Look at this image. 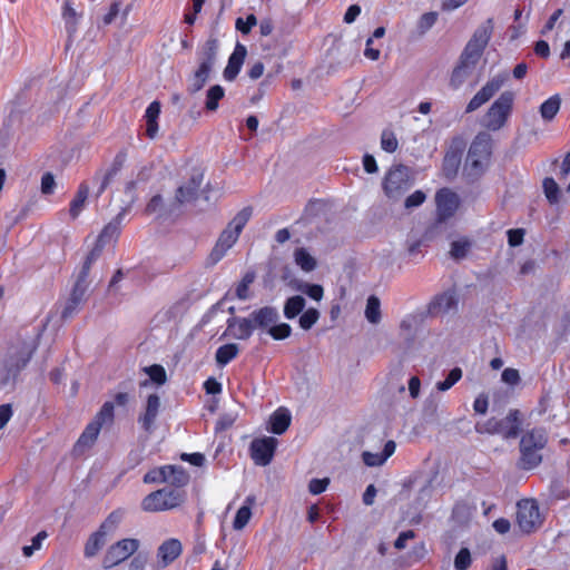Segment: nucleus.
<instances>
[{
	"label": "nucleus",
	"mask_w": 570,
	"mask_h": 570,
	"mask_svg": "<svg viewBox=\"0 0 570 570\" xmlns=\"http://www.w3.org/2000/svg\"><path fill=\"white\" fill-rule=\"evenodd\" d=\"M412 185L411 170L404 165L392 166L382 183L385 196L392 200L400 199Z\"/></svg>",
	"instance_id": "obj_5"
},
{
	"label": "nucleus",
	"mask_w": 570,
	"mask_h": 570,
	"mask_svg": "<svg viewBox=\"0 0 570 570\" xmlns=\"http://www.w3.org/2000/svg\"><path fill=\"white\" fill-rule=\"evenodd\" d=\"M503 80L499 77H494L489 80L469 101L466 105V112H472L479 109L481 106L487 104L502 87Z\"/></svg>",
	"instance_id": "obj_13"
},
{
	"label": "nucleus",
	"mask_w": 570,
	"mask_h": 570,
	"mask_svg": "<svg viewBox=\"0 0 570 570\" xmlns=\"http://www.w3.org/2000/svg\"><path fill=\"white\" fill-rule=\"evenodd\" d=\"M257 24V18L250 13L246 18L238 17L235 22V28L243 35L250 32L252 28Z\"/></svg>",
	"instance_id": "obj_51"
},
{
	"label": "nucleus",
	"mask_w": 570,
	"mask_h": 570,
	"mask_svg": "<svg viewBox=\"0 0 570 570\" xmlns=\"http://www.w3.org/2000/svg\"><path fill=\"white\" fill-rule=\"evenodd\" d=\"M381 304L376 296H370L367 298L365 317L372 324H377L381 320Z\"/></svg>",
	"instance_id": "obj_44"
},
{
	"label": "nucleus",
	"mask_w": 570,
	"mask_h": 570,
	"mask_svg": "<svg viewBox=\"0 0 570 570\" xmlns=\"http://www.w3.org/2000/svg\"><path fill=\"white\" fill-rule=\"evenodd\" d=\"M499 420L491 417L485 422H478L475 431L480 434H500Z\"/></svg>",
	"instance_id": "obj_50"
},
{
	"label": "nucleus",
	"mask_w": 570,
	"mask_h": 570,
	"mask_svg": "<svg viewBox=\"0 0 570 570\" xmlns=\"http://www.w3.org/2000/svg\"><path fill=\"white\" fill-rule=\"evenodd\" d=\"M125 514L126 511L121 508L114 510L100 524L99 530H101L106 535L114 533L121 523Z\"/></svg>",
	"instance_id": "obj_37"
},
{
	"label": "nucleus",
	"mask_w": 570,
	"mask_h": 570,
	"mask_svg": "<svg viewBox=\"0 0 570 570\" xmlns=\"http://www.w3.org/2000/svg\"><path fill=\"white\" fill-rule=\"evenodd\" d=\"M543 190L546 197L551 204H557L559 202V187L553 178H546L543 180Z\"/></svg>",
	"instance_id": "obj_52"
},
{
	"label": "nucleus",
	"mask_w": 570,
	"mask_h": 570,
	"mask_svg": "<svg viewBox=\"0 0 570 570\" xmlns=\"http://www.w3.org/2000/svg\"><path fill=\"white\" fill-rule=\"evenodd\" d=\"M89 282L77 277L69 298L66 301L61 317L68 320L77 314L86 299Z\"/></svg>",
	"instance_id": "obj_11"
},
{
	"label": "nucleus",
	"mask_w": 570,
	"mask_h": 570,
	"mask_svg": "<svg viewBox=\"0 0 570 570\" xmlns=\"http://www.w3.org/2000/svg\"><path fill=\"white\" fill-rule=\"evenodd\" d=\"M492 153V138L488 132H479L473 139L465 160L470 176H479L489 165Z\"/></svg>",
	"instance_id": "obj_4"
},
{
	"label": "nucleus",
	"mask_w": 570,
	"mask_h": 570,
	"mask_svg": "<svg viewBox=\"0 0 570 570\" xmlns=\"http://www.w3.org/2000/svg\"><path fill=\"white\" fill-rule=\"evenodd\" d=\"M377 38H367L365 43L364 56L371 60H377L380 57V48L376 46Z\"/></svg>",
	"instance_id": "obj_63"
},
{
	"label": "nucleus",
	"mask_w": 570,
	"mask_h": 570,
	"mask_svg": "<svg viewBox=\"0 0 570 570\" xmlns=\"http://www.w3.org/2000/svg\"><path fill=\"white\" fill-rule=\"evenodd\" d=\"M217 56V42L215 39L207 40L198 52L199 66L207 67L212 71Z\"/></svg>",
	"instance_id": "obj_32"
},
{
	"label": "nucleus",
	"mask_w": 570,
	"mask_h": 570,
	"mask_svg": "<svg viewBox=\"0 0 570 570\" xmlns=\"http://www.w3.org/2000/svg\"><path fill=\"white\" fill-rule=\"evenodd\" d=\"M225 90L222 86L215 85L206 92L205 107L208 111H215L218 108L219 100L224 97Z\"/></svg>",
	"instance_id": "obj_42"
},
{
	"label": "nucleus",
	"mask_w": 570,
	"mask_h": 570,
	"mask_svg": "<svg viewBox=\"0 0 570 570\" xmlns=\"http://www.w3.org/2000/svg\"><path fill=\"white\" fill-rule=\"evenodd\" d=\"M139 540L134 538H126L115 542L108 548L104 556V568L110 569L118 566L131 557L139 549Z\"/></svg>",
	"instance_id": "obj_8"
},
{
	"label": "nucleus",
	"mask_w": 570,
	"mask_h": 570,
	"mask_svg": "<svg viewBox=\"0 0 570 570\" xmlns=\"http://www.w3.org/2000/svg\"><path fill=\"white\" fill-rule=\"evenodd\" d=\"M35 351L31 343L18 341L0 352V385L13 380L27 365Z\"/></svg>",
	"instance_id": "obj_1"
},
{
	"label": "nucleus",
	"mask_w": 570,
	"mask_h": 570,
	"mask_svg": "<svg viewBox=\"0 0 570 570\" xmlns=\"http://www.w3.org/2000/svg\"><path fill=\"white\" fill-rule=\"evenodd\" d=\"M239 353V347L235 343H228L217 348L215 360L218 366H225L233 361Z\"/></svg>",
	"instance_id": "obj_35"
},
{
	"label": "nucleus",
	"mask_w": 570,
	"mask_h": 570,
	"mask_svg": "<svg viewBox=\"0 0 570 570\" xmlns=\"http://www.w3.org/2000/svg\"><path fill=\"white\" fill-rule=\"evenodd\" d=\"M56 187L55 177L51 173H46L41 178V191L45 195H50L53 193Z\"/></svg>",
	"instance_id": "obj_64"
},
{
	"label": "nucleus",
	"mask_w": 570,
	"mask_h": 570,
	"mask_svg": "<svg viewBox=\"0 0 570 570\" xmlns=\"http://www.w3.org/2000/svg\"><path fill=\"white\" fill-rule=\"evenodd\" d=\"M462 377V370L460 367H454L450 371L446 379L444 381H440L436 383L435 387L440 392H445L450 390L455 383H458Z\"/></svg>",
	"instance_id": "obj_46"
},
{
	"label": "nucleus",
	"mask_w": 570,
	"mask_h": 570,
	"mask_svg": "<svg viewBox=\"0 0 570 570\" xmlns=\"http://www.w3.org/2000/svg\"><path fill=\"white\" fill-rule=\"evenodd\" d=\"M318 318L320 312L316 308L311 307L302 312L298 323L303 330L308 331L317 323Z\"/></svg>",
	"instance_id": "obj_45"
},
{
	"label": "nucleus",
	"mask_w": 570,
	"mask_h": 570,
	"mask_svg": "<svg viewBox=\"0 0 570 570\" xmlns=\"http://www.w3.org/2000/svg\"><path fill=\"white\" fill-rule=\"evenodd\" d=\"M426 199V195L422 190H415L409 195L404 200V207L406 209H413L421 206Z\"/></svg>",
	"instance_id": "obj_57"
},
{
	"label": "nucleus",
	"mask_w": 570,
	"mask_h": 570,
	"mask_svg": "<svg viewBox=\"0 0 570 570\" xmlns=\"http://www.w3.org/2000/svg\"><path fill=\"white\" fill-rule=\"evenodd\" d=\"M547 442V434L541 429H533L522 435L520 441V464L522 469L531 470L541 463V450L544 449Z\"/></svg>",
	"instance_id": "obj_3"
},
{
	"label": "nucleus",
	"mask_w": 570,
	"mask_h": 570,
	"mask_svg": "<svg viewBox=\"0 0 570 570\" xmlns=\"http://www.w3.org/2000/svg\"><path fill=\"white\" fill-rule=\"evenodd\" d=\"M487 46L488 38H471L459 60L475 69V66L480 61Z\"/></svg>",
	"instance_id": "obj_17"
},
{
	"label": "nucleus",
	"mask_w": 570,
	"mask_h": 570,
	"mask_svg": "<svg viewBox=\"0 0 570 570\" xmlns=\"http://www.w3.org/2000/svg\"><path fill=\"white\" fill-rule=\"evenodd\" d=\"M513 98L510 91L501 94L485 114L483 126L493 131L501 129L511 114Z\"/></svg>",
	"instance_id": "obj_7"
},
{
	"label": "nucleus",
	"mask_w": 570,
	"mask_h": 570,
	"mask_svg": "<svg viewBox=\"0 0 570 570\" xmlns=\"http://www.w3.org/2000/svg\"><path fill=\"white\" fill-rule=\"evenodd\" d=\"M185 501V493L178 489L164 488L149 493L141 501L145 512H159L177 508Z\"/></svg>",
	"instance_id": "obj_6"
},
{
	"label": "nucleus",
	"mask_w": 570,
	"mask_h": 570,
	"mask_svg": "<svg viewBox=\"0 0 570 570\" xmlns=\"http://www.w3.org/2000/svg\"><path fill=\"white\" fill-rule=\"evenodd\" d=\"M114 420V403L106 402L95 417V422H99L102 426L106 423H111Z\"/></svg>",
	"instance_id": "obj_53"
},
{
	"label": "nucleus",
	"mask_w": 570,
	"mask_h": 570,
	"mask_svg": "<svg viewBox=\"0 0 570 570\" xmlns=\"http://www.w3.org/2000/svg\"><path fill=\"white\" fill-rule=\"evenodd\" d=\"M124 161H125V156L121 154H118L115 157V159L109 168H107L106 170H99L95 174L92 180L95 184L98 185L97 197L100 196L106 190V188L109 186V184L118 175V173L120 171V169L124 165Z\"/></svg>",
	"instance_id": "obj_15"
},
{
	"label": "nucleus",
	"mask_w": 570,
	"mask_h": 570,
	"mask_svg": "<svg viewBox=\"0 0 570 570\" xmlns=\"http://www.w3.org/2000/svg\"><path fill=\"white\" fill-rule=\"evenodd\" d=\"M397 139L391 131H383L381 136V147L387 153H394L397 148Z\"/></svg>",
	"instance_id": "obj_59"
},
{
	"label": "nucleus",
	"mask_w": 570,
	"mask_h": 570,
	"mask_svg": "<svg viewBox=\"0 0 570 570\" xmlns=\"http://www.w3.org/2000/svg\"><path fill=\"white\" fill-rule=\"evenodd\" d=\"M160 409V399L157 394H150L147 399L145 412L138 417L142 429L149 432L157 419Z\"/></svg>",
	"instance_id": "obj_20"
},
{
	"label": "nucleus",
	"mask_w": 570,
	"mask_h": 570,
	"mask_svg": "<svg viewBox=\"0 0 570 570\" xmlns=\"http://www.w3.org/2000/svg\"><path fill=\"white\" fill-rule=\"evenodd\" d=\"M560 104H561V100L558 96H552L549 99H547L540 106L541 117L547 121L552 120L560 109Z\"/></svg>",
	"instance_id": "obj_41"
},
{
	"label": "nucleus",
	"mask_w": 570,
	"mask_h": 570,
	"mask_svg": "<svg viewBox=\"0 0 570 570\" xmlns=\"http://www.w3.org/2000/svg\"><path fill=\"white\" fill-rule=\"evenodd\" d=\"M124 213H120L116 219L108 225L105 226L102 232L100 233L97 243L102 244V247L112 240H115L118 235L120 234V222L122 218Z\"/></svg>",
	"instance_id": "obj_34"
},
{
	"label": "nucleus",
	"mask_w": 570,
	"mask_h": 570,
	"mask_svg": "<svg viewBox=\"0 0 570 570\" xmlns=\"http://www.w3.org/2000/svg\"><path fill=\"white\" fill-rule=\"evenodd\" d=\"M248 316L253 324L254 331L257 330L262 333H267L271 326L279 318L277 308L273 306H264L254 309Z\"/></svg>",
	"instance_id": "obj_14"
},
{
	"label": "nucleus",
	"mask_w": 570,
	"mask_h": 570,
	"mask_svg": "<svg viewBox=\"0 0 570 570\" xmlns=\"http://www.w3.org/2000/svg\"><path fill=\"white\" fill-rule=\"evenodd\" d=\"M436 215L439 222L452 217L459 208V196L449 188L440 189L435 195Z\"/></svg>",
	"instance_id": "obj_12"
},
{
	"label": "nucleus",
	"mask_w": 570,
	"mask_h": 570,
	"mask_svg": "<svg viewBox=\"0 0 570 570\" xmlns=\"http://www.w3.org/2000/svg\"><path fill=\"white\" fill-rule=\"evenodd\" d=\"M291 413L288 410L279 407L269 419L271 431L275 434H283L291 424Z\"/></svg>",
	"instance_id": "obj_28"
},
{
	"label": "nucleus",
	"mask_w": 570,
	"mask_h": 570,
	"mask_svg": "<svg viewBox=\"0 0 570 570\" xmlns=\"http://www.w3.org/2000/svg\"><path fill=\"white\" fill-rule=\"evenodd\" d=\"M166 483L180 488L189 482V474L183 466L166 465Z\"/></svg>",
	"instance_id": "obj_33"
},
{
	"label": "nucleus",
	"mask_w": 570,
	"mask_h": 570,
	"mask_svg": "<svg viewBox=\"0 0 570 570\" xmlns=\"http://www.w3.org/2000/svg\"><path fill=\"white\" fill-rule=\"evenodd\" d=\"M181 551L183 547L179 540L168 539L159 546L157 550V558L159 559L161 567H167L180 556Z\"/></svg>",
	"instance_id": "obj_19"
},
{
	"label": "nucleus",
	"mask_w": 570,
	"mask_h": 570,
	"mask_svg": "<svg viewBox=\"0 0 570 570\" xmlns=\"http://www.w3.org/2000/svg\"><path fill=\"white\" fill-rule=\"evenodd\" d=\"M305 298L301 295H295L286 299L284 304V316L287 320H293L299 315L305 307Z\"/></svg>",
	"instance_id": "obj_38"
},
{
	"label": "nucleus",
	"mask_w": 570,
	"mask_h": 570,
	"mask_svg": "<svg viewBox=\"0 0 570 570\" xmlns=\"http://www.w3.org/2000/svg\"><path fill=\"white\" fill-rule=\"evenodd\" d=\"M166 465L148 471L144 475L145 483H166Z\"/></svg>",
	"instance_id": "obj_56"
},
{
	"label": "nucleus",
	"mask_w": 570,
	"mask_h": 570,
	"mask_svg": "<svg viewBox=\"0 0 570 570\" xmlns=\"http://www.w3.org/2000/svg\"><path fill=\"white\" fill-rule=\"evenodd\" d=\"M246 53H247L246 48L243 45L237 43L233 53L229 57L228 63L224 70V77L226 80L232 81L239 73L240 68L244 63Z\"/></svg>",
	"instance_id": "obj_21"
},
{
	"label": "nucleus",
	"mask_w": 570,
	"mask_h": 570,
	"mask_svg": "<svg viewBox=\"0 0 570 570\" xmlns=\"http://www.w3.org/2000/svg\"><path fill=\"white\" fill-rule=\"evenodd\" d=\"M89 185L83 181L79 185L75 198L70 203L69 214L72 219H76L86 207V203L89 196Z\"/></svg>",
	"instance_id": "obj_26"
},
{
	"label": "nucleus",
	"mask_w": 570,
	"mask_h": 570,
	"mask_svg": "<svg viewBox=\"0 0 570 570\" xmlns=\"http://www.w3.org/2000/svg\"><path fill=\"white\" fill-rule=\"evenodd\" d=\"M160 114V104L158 101H153L149 104L145 111L146 119V134L149 138H155L158 132V124L157 119Z\"/></svg>",
	"instance_id": "obj_31"
},
{
	"label": "nucleus",
	"mask_w": 570,
	"mask_h": 570,
	"mask_svg": "<svg viewBox=\"0 0 570 570\" xmlns=\"http://www.w3.org/2000/svg\"><path fill=\"white\" fill-rule=\"evenodd\" d=\"M277 440L273 436L255 439L250 443V456L256 465L265 466L271 463Z\"/></svg>",
	"instance_id": "obj_10"
},
{
	"label": "nucleus",
	"mask_w": 570,
	"mask_h": 570,
	"mask_svg": "<svg viewBox=\"0 0 570 570\" xmlns=\"http://www.w3.org/2000/svg\"><path fill=\"white\" fill-rule=\"evenodd\" d=\"M144 371L148 374L149 380L157 385H163L167 380L166 371L161 365L154 364L145 367Z\"/></svg>",
	"instance_id": "obj_48"
},
{
	"label": "nucleus",
	"mask_w": 570,
	"mask_h": 570,
	"mask_svg": "<svg viewBox=\"0 0 570 570\" xmlns=\"http://www.w3.org/2000/svg\"><path fill=\"white\" fill-rule=\"evenodd\" d=\"M472 562L471 553L468 548H462L454 558L455 570H466Z\"/></svg>",
	"instance_id": "obj_55"
},
{
	"label": "nucleus",
	"mask_w": 570,
	"mask_h": 570,
	"mask_svg": "<svg viewBox=\"0 0 570 570\" xmlns=\"http://www.w3.org/2000/svg\"><path fill=\"white\" fill-rule=\"evenodd\" d=\"M500 435L505 439L517 438L521 429V419L519 410H511L509 414L499 420Z\"/></svg>",
	"instance_id": "obj_22"
},
{
	"label": "nucleus",
	"mask_w": 570,
	"mask_h": 570,
	"mask_svg": "<svg viewBox=\"0 0 570 570\" xmlns=\"http://www.w3.org/2000/svg\"><path fill=\"white\" fill-rule=\"evenodd\" d=\"M100 430L101 426L99 425V422H90L78 439L75 450L80 452L83 449L91 446L95 443Z\"/></svg>",
	"instance_id": "obj_30"
},
{
	"label": "nucleus",
	"mask_w": 570,
	"mask_h": 570,
	"mask_svg": "<svg viewBox=\"0 0 570 570\" xmlns=\"http://www.w3.org/2000/svg\"><path fill=\"white\" fill-rule=\"evenodd\" d=\"M203 183V174H195L191 176L189 183L180 186L176 193V202L185 204L194 200L197 197V191Z\"/></svg>",
	"instance_id": "obj_23"
},
{
	"label": "nucleus",
	"mask_w": 570,
	"mask_h": 570,
	"mask_svg": "<svg viewBox=\"0 0 570 570\" xmlns=\"http://www.w3.org/2000/svg\"><path fill=\"white\" fill-rule=\"evenodd\" d=\"M470 247L471 243L468 239L454 240L451 244L450 255L454 259H462L466 256Z\"/></svg>",
	"instance_id": "obj_47"
},
{
	"label": "nucleus",
	"mask_w": 570,
	"mask_h": 570,
	"mask_svg": "<svg viewBox=\"0 0 570 570\" xmlns=\"http://www.w3.org/2000/svg\"><path fill=\"white\" fill-rule=\"evenodd\" d=\"M255 504V497L248 495L245 499L244 505H242L234 518L233 528L235 530H243L252 518V507Z\"/></svg>",
	"instance_id": "obj_29"
},
{
	"label": "nucleus",
	"mask_w": 570,
	"mask_h": 570,
	"mask_svg": "<svg viewBox=\"0 0 570 570\" xmlns=\"http://www.w3.org/2000/svg\"><path fill=\"white\" fill-rule=\"evenodd\" d=\"M459 158L455 154H446L443 160V170L448 177L453 176L459 167Z\"/></svg>",
	"instance_id": "obj_60"
},
{
	"label": "nucleus",
	"mask_w": 570,
	"mask_h": 570,
	"mask_svg": "<svg viewBox=\"0 0 570 570\" xmlns=\"http://www.w3.org/2000/svg\"><path fill=\"white\" fill-rule=\"evenodd\" d=\"M227 331L230 332V335L236 340H248L253 332L254 327L248 317H230L227 320Z\"/></svg>",
	"instance_id": "obj_18"
},
{
	"label": "nucleus",
	"mask_w": 570,
	"mask_h": 570,
	"mask_svg": "<svg viewBox=\"0 0 570 570\" xmlns=\"http://www.w3.org/2000/svg\"><path fill=\"white\" fill-rule=\"evenodd\" d=\"M106 534L104 532H101V530H97L96 532H94L89 539L87 540L86 544H85V550H83V553H85V557L87 558H92L95 557L99 550L104 547L105 542H106Z\"/></svg>",
	"instance_id": "obj_36"
},
{
	"label": "nucleus",
	"mask_w": 570,
	"mask_h": 570,
	"mask_svg": "<svg viewBox=\"0 0 570 570\" xmlns=\"http://www.w3.org/2000/svg\"><path fill=\"white\" fill-rule=\"evenodd\" d=\"M102 244L96 243L95 247L90 250V253L87 255L83 265L78 274L77 277H80L81 279L88 281V276L90 273V268L94 262L98 259V257L101 254L102 250Z\"/></svg>",
	"instance_id": "obj_43"
},
{
	"label": "nucleus",
	"mask_w": 570,
	"mask_h": 570,
	"mask_svg": "<svg viewBox=\"0 0 570 570\" xmlns=\"http://www.w3.org/2000/svg\"><path fill=\"white\" fill-rule=\"evenodd\" d=\"M297 289L315 301H321L324 295L323 287L317 284L303 283Z\"/></svg>",
	"instance_id": "obj_54"
},
{
	"label": "nucleus",
	"mask_w": 570,
	"mask_h": 570,
	"mask_svg": "<svg viewBox=\"0 0 570 570\" xmlns=\"http://www.w3.org/2000/svg\"><path fill=\"white\" fill-rule=\"evenodd\" d=\"M396 449V444L394 441L390 440L385 443L382 452H370L365 451L362 454L363 462L367 466H380L382 465L394 452Z\"/></svg>",
	"instance_id": "obj_24"
},
{
	"label": "nucleus",
	"mask_w": 570,
	"mask_h": 570,
	"mask_svg": "<svg viewBox=\"0 0 570 570\" xmlns=\"http://www.w3.org/2000/svg\"><path fill=\"white\" fill-rule=\"evenodd\" d=\"M459 299L454 291H446L431 302L429 311L434 315H444L455 312L458 308Z\"/></svg>",
	"instance_id": "obj_16"
},
{
	"label": "nucleus",
	"mask_w": 570,
	"mask_h": 570,
	"mask_svg": "<svg viewBox=\"0 0 570 570\" xmlns=\"http://www.w3.org/2000/svg\"><path fill=\"white\" fill-rule=\"evenodd\" d=\"M250 216L252 209L245 207L228 223L210 252L209 259L213 264L218 263L226 255L227 250L234 246Z\"/></svg>",
	"instance_id": "obj_2"
},
{
	"label": "nucleus",
	"mask_w": 570,
	"mask_h": 570,
	"mask_svg": "<svg viewBox=\"0 0 570 570\" xmlns=\"http://www.w3.org/2000/svg\"><path fill=\"white\" fill-rule=\"evenodd\" d=\"M438 20V13L434 11L425 12L419 20V28L424 32L430 29Z\"/></svg>",
	"instance_id": "obj_62"
},
{
	"label": "nucleus",
	"mask_w": 570,
	"mask_h": 570,
	"mask_svg": "<svg viewBox=\"0 0 570 570\" xmlns=\"http://www.w3.org/2000/svg\"><path fill=\"white\" fill-rule=\"evenodd\" d=\"M274 340L281 341L291 336L292 327L287 323H274L267 332Z\"/></svg>",
	"instance_id": "obj_49"
},
{
	"label": "nucleus",
	"mask_w": 570,
	"mask_h": 570,
	"mask_svg": "<svg viewBox=\"0 0 570 570\" xmlns=\"http://www.w3.org/2000/svg\"><path fill=\"white\" fill-rule=\"evenodd\" d=\"M474 68L468 66L465 62L458 61L455 67L452 69L450 78H449V87L452 90L460 89L463 83L469 79L472 75Z\"/></svg>",
	"instance_id": "obj_25"
},
{
	"label": "nucleus",
	"mask_w": 570,
	"mask_h": 570,
	"mask_svg": "<svg viewBox=\"0 0 570 570\" xmlns=\"http://www.w3.org/2000/svg\"><path fill=\"white\" fill-rule=\"evenodd\" d=\"M294 261L304 272H312L316 268V259L307 252L299 247L294 250Z\"/></svg>",
	"instance_id": "obj_39"
},
{
	"label": "nucleus",
	"mask_w": 570,
	"mask_h": 570,
	"mask_svg": "<svg viewBox=\"0 0 570 570\" xmlns=\"http://www.w3.org/2000/svg\"><path fill=\"white\" fill-rule=\"evenodd\" d=\"M541 523L539 507L534 500H521L518 503L517 524L521 532L531 533Z\"/></svg>",
	"instance_id": "obj_9"
},
{
	"label": "nucleus",
	"mask_w": 570,
	"mask_h": 570,
	"mask_svg": "<svg viewBox=\"0 0 570 570\" xmlns=\"http://www.w3.org/2000/svg\"><path fill=\"white\" fill-rule=\"evenodd\" d=\"M476 511V505L469 499L458 501L452 510V517L460 523L468 522Z\"/></svg>",
	"instance_id": "obj_27"
},
{
	"label": "nucleus",
	"mask_w": 570,
	"mask_h": 570,
	"mask_svg": "<svg viewBox=\"0 0 570 570\" xmlns=\"http://www.w3.org/2000/svg\"><path fill=\"white\" fill-rule=\"evenodd\" d=\"M254 282V275L250 273H247L242 282L236 287V296L237 298L244 301L248 298V289L249 285Z\"/></svg>",
	"instance_id": "obj_58"
},
{
	"label": "nucleus",
	"mask_w": 570,
	"mask_h": 570,
	"mask_svg": "<svg viewBox=\"0 0 570 570\" xmlns=\"http://www.w3.org/2000/svg\"><path fill=\"white\" fill-rule=\"evenodd\" d=\"M328 484H330V480L327 478L312 479L308 483V491L312 494L317 495V494L323 493L327 489Z\"/></svg>",
	"instance_id": "obj_61"
},
{
	"label": "nucleus",
	"mask_w": 570,
	"mask_h": 570,
	"mask_svg": "<svg viewBox=\"0 0 570 570\" xmlns=\"http://www.w3.org/2000/svg\"><path fill=\"white\" fill-rule=\"evenodd\" d=\"M209 75L210 70L207 69L206 65L198 66L197 70L194 72L190 79L188 90L191 94L198 92L209 79Z\"/></svg>",
	"instance_id": "obj_40"
}]
</instances>
